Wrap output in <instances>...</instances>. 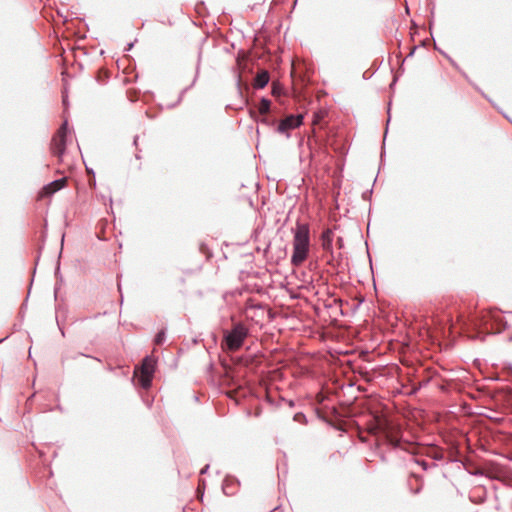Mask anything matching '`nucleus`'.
Segmentation results:
<instances>
[{
	"instance_id": "nucleus-4",
	"label": "nucleus",
	"mask_w": 512,
	"mask_h": 512,
	"mask_svg": "<svg viewBox=\"0 0 512 512\" xmlns=\"http://www.w3.org/2000/svg\"><path fill=\"white\" fill-rule=\"evenodd\" d=\"M66 134H67V127L66 123L63 124L57 131V133L54 135L51 141V151L53 155L58 157L60 161H62V157L65 152V146H66Z\"/></svg>"
},
{
	"instance_id": "nucleus-3",
	"label": "nucleus",
	"mask_w": 512,
	"mask_h": 512,
	"mask_svg": "<svg viewBox=\"0 0 512 512\" xmlns=\"http://www.w3.org/2000/svg\"><path fill=\"white\" fill-rule=\"evenodd\" d=\"M156 360L148 356L144 358L141 366L136 368L134 375L138 378V382L141 387L147 389L151 385L153 374L155 371Z\"/></svg>"
},
{
	"instance_id": "nucleus-18",
	"label": "nucleus",
	"mask_w": 512,
	"mask_h": 512,
	"mask_svg": "<svg viewBox=\"0 0 512 512\" xmlns=\"http://www.w3.org/2000/svg\"><path fill=\"white\" fill-rule=\"evenodd\" d=\"M412 477H415L417 480H419V477L416 476L414 473H412Z\"/></svg>"
},
{
	"instance_id": "nucleus-19",
	"label": "nucleus",
	"mask_w": 512,
	"mask_h": 512,
	"mask_svg": "<svg viewBox=\"0 0 512 512\" xmlns=\"http://www.w3.org/2000/svg\"><path fill=\"white\" fill-rule=\"evenodd\" d=\"M486 317H489V314H486ZM481 319H485V316H483ZM486 322V320H484Z\"/></svg>"
},
{
	"instance_id": "nucleus-8",
	"label": "nucleus",
	"mask_w": 512,
	"mask_h": 512,
	"mask_svg": "<svg viewBox=\"0 0 512 512\" xmlns=\"http://www.w3.org/2000/svg\"><path fill=\"white\" fill-rule=\"evenodd\" d=\"M269 82V73L265 70L259 72L254 80V88L261 89L264 88Z\"/></svg>"
},
{
	"instance_id": "nucleus-9",
	"label": "nucleus",
	"mask_w": 512,
	"mask_h": 512,
	"mask_svg": "<svg viewBox=\"0 0 512 512\" xmlns=\"http://www.w3.org/2000/svg\"><path fill=\"white\" fill-rule=\"evenodd\" d=\"M333 232L330 229H326L321 235V245L324 250H332Z\"/></svg>"
},
{
	"instance_id": "nucleus-17",
	"label": "nucleus",
	"mask_w": 512,
	"mask_h": 512,
	"mask_svg": "<svg viewBox=\"0 0 512 512\" xmlns=\"http://www.w3.org/2000/svg\"><path fill=\"white\" fill-rule=\"evenodd\" d=\"M278 92V89H276V86H273V94H276Z\"/></svg>"
},
{
	"instance_id": "nucleus-10",
	"label": "nucleus",
	"mask_w": 512,
	"mask_h": 512,
	"mask_svg": "<svg viewBox=\"0 0 512 512\" xmlns=\"http://www.w3.org/2000/svg\"><path fill=\"white\" fill-rule=\"evenodd\" d=\"M270 105H271L270 100L263 98L260 101V104H259V107H258L259 114L262 115V116H265L269 112V110H270Z\"/></svg>"
},
{
	"instance_id": "nucleus-11",
	"label": "nucleus",
	"mask_w": 512,
	"mask_h": 512,
	"mask_svg": "<svg viewBox=\"0 0 512 512\" xmlns=\"http://www.w3.org/2000/svg\"><path fill=\"white\" fill-rule=\"evenodd\" d=\"M164 340H165V332L160 331L155 337V344L161 345L164 342Z\"/></svg>"
},
{
	"instance_id": "nucleus-15",
	"label": "nucleus",
	"mask_w": 512,
	"mask_h": 512,
	"mask_svg": "<svg viewBox=\"0 0 512 512\" xmlns=\"http://www.w3.org/2000/svg\"><path fill=\"white\" fill-rule=\"evenodd\" d=\"M235 393H236V391H230L227 394L229 397L233 398Z\"/></svg>"
},
{
	"instance_id": "nucleus-16",
	"label": "nucleus",
	"mask_w": 512,
	"mask_h": 512,
	"mask_svg": "<svg viewBox=\"0 0 512 512\" xmlns=\"http://www.w3.org/2000/svg\"><path fill=\"white\" fill-rule=\"evenodd\" d=\"M421 487H422V483L416 488V490L414 492L418 493L420 491Z\"/></svg>"
},
{
	"instance_id": "nucleus-13",
	"label": "nucleus",
	"mask_w": 512,
	"mask_h": 512,
	"mask_svg": "<svg viewBox=\"0 0 512 512\" xmlns=\"http://www.w3.org/2000/svg\"><path fill=\"white\" fill-rule=\"evenodd\" d=\"M410 458H411V460H414V457H413V456H411ZM415 462H416V463H418V464H420V465L423 467V469H427V463H426L424 460L419 461V460H416V459H415Z\"/></svg>"
},
{
	"instance_id": "nucleus-6",
	"label": "nucleus",
	"mask_w": 512,
	"mask_h": 512,
	"mask_svg": "<svg viewBox=\"0 0 512 512\" xmlns=\"http://www.w3.org/2000/svg\"><path fill=\"white\" fill-rule=\"evenodd\" d=\"M67 183L66 178H61L46 185L40 192L39 197L51 196L55 192L62 189Z\"/></svg>"
},
{
	"instance_id": "nucleus-5",
	"label": "nucleus",
	"mask_w": 512,
	"mask_h": 512,
	"mask_svg": "<svg viewBox=\"0 0 512 512\" xmlns=\"http://www.w3.org/2000/svg\"><path fill=\"white\" fill-rule=\"evenodd\" d=\"M302 115H289L285 119L281 120L278 124L277 131L279 133H288L289 130L295 129L302 123Z\"/></svg>"
},
{
	"instance_id": "nucleus-14",
	"label": "nucleus",
	"mask_w": 512,
	"mask_h": 512,
	"mask_svg": "<svg viewBox=\"0 0 512 512\" xmlns=\"http://www.w3.org/2000/svg\"><path fill=\"white\" fill-rule=\"evenodd\" d=\"M261 121H262L263 123H265V124H269V123H270V122H269V120H268V118H267L266 116H264V117L261 119Z\"/></svg>"
},
{
	"instance_id": "nucleus-7",
	"label": "nucleus",
	"mask_w": 512,
	"mask_h": 512,
	"mask_svg": "<svg viewBox=\"0 0 512 512\" xmlns=\"http://www.w3.org/2000/svg\"><path fill=\"white\" fill-rule=\"evenodd\" d=\"M385 437L387 441L393 446V447H401L400 443V437H399V430L393 427L387 426L384 429Z\"/></svg>"
},
{
	"instance_id": "nucleus-12",
	"label": "nucleus",
	"mask_w": 512,
	"mask_h": 512,
	"mask_svg": "<svg viewBox=\"0 0 512 512\" xmlns=\"http://www.w3.org/2000/svg\"><path fill=\"white\" fill-rule=\"evenodd\" d=\"M487 322L484 321V319L477 320L474 325L480 329L488 331V327L486 326Z\"/></svg>"
},
{
	"instance_id": "nucleus-1",
	"label": "nucleus",
	"mask_w": 512,
	"mask_h": 512,
	"mask_svg": "<svg viewBox=\"0 0 512 512\" xmlns=\"http://www.w3.org/2000/svg\"><path fill=\"white\" fill-rule=\"evenodd\" d=\"M310 251L309 227L306 224H299L293 238V253L291 263L293 266H300L307 259Z\"/></svg>"
},
{
	"instance_id": "nucleus-2",
	"label": "nucleus",
	"mask_w": 512,
	"mask_h": 512,
	"mask_svg": "<svg viewBox=\"0 0 512 512\" xmlns=\"http://www.w3.org/2000/svg\"><path fill=\"white\" fill-rule=\"evenodd\" d=\"M247 335V328L241 323L236 324L230 332L225 334V349L230 352L239 350Z\"/></svg>"
}]
</instances>
